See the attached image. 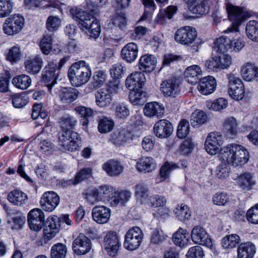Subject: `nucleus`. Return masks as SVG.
Listing matches in <instances>:
<instances>
[{
  "label": "nucleus",
  "instance_id": "obj_1",
  "mask_svg": "<svg viewBox=\"0 0 258 258\" xmlns=\"http://www.w3.org/2000/svg\"><path fill=\"white\" fill-rule=\"evenodd\" d=\"M223 162L216 168V175L219 178L228 176L227 165L233 167H242L249 159V153L244 146L237 144H229L221 150L219 155Z\"/></svg>",
  "mask_w": 258,
  "mask_h": 258
},
{
  "label": "nucleus",
  "instance_id": "obj_2",
  "mask_svg": "<svg viewBox=\"0 0 258 258\" xmlns=\"http://www.w3.org/2000/svg\"><path fill=\"white\" fill-rule=\"evenodd\" d=\"M226 11L228 18L232 25L224 32L227 33H237L239 31V27L241 23L247 18L252 16L251 11H246L244 8L235 6L231 4H227Z\"/></svg>",
  "mask_w": 258,
  "mask_h": 258
},
{
  "label": "nucleus",
  "instance_id": "obj_3",
  "mask_svg": "<svg viewBox=\"0 0 258 258\" xmlns=\"http://www.w3.org/2000/svg\"><path fill=\"white\" fill-rule=\"evenodd\" d=\"M119 84L116 81H109L104 87L99 90L95 94L96 102L100 107L109 106L112 101V96L119 92Z\"/></svg>",
  "mask_w": 258,
  "mask_h": 258
},
{
  "label": "nucleus",
  "instance_id": "obj_4",
  "mask_svg": "<svg viewBox=\"0 0 258 258\" xmlns=\"http://www.w3.org/2000/svg\"><path fill=\"white\" fill-rule=\"evenodd\" d=\"M83 13L84 18H82V30L89 38L97 39L101 32L99 21L92 15L84 12Z\"/></svg>",
  "mask_w": 258,
  "mask_h": 258
},
{
  "label": "nucleus",
  "instance_id": "obj_5",
  "mask_svg": "<svg viewBox=\"0 0 258 258\" xmlns=\"http://www.w3.org/2000/svg\"><path fill=\"white\" fill-rule=\"evenodd\" d=\"M144 234L142 230L137 226L130 229L124 236V247L128 250H135L141 245Z\"/></svg>",
  "mask_w": 258,
  "mask_h": 258
},
{
  "label": "nucleus",
  "instance_id": "obj_6",
  "mask_svg": "<svg viewBox=\"0 0 258 258\" xmlns=\"http://www.w3.org/2000/svg\"><path fill=\"white\" fill-rule=\"evenodd\" d=\"M57 61L52 60L45 67L42 73V81L46 84L49 92L56 83L59 71L57 69Z\"/></svg>",
  "mask_w": 258,
  "mask_h": 258
},
{
  "label": "nucleus",
  "instance_id": "obj_7",
  "mask_svg": "<svg viewBox=\"0 0 258 258\" xmlns=\"http://www.w3.org/2000/svg\"><path fill=\"white\" fill-rule=\"evenodd\" d=\"M79 135L76 133L68 131L61 130L58 133L59 145L64 150L75 151L79 149L77 144Z\"/></svg>",
  "mask_w": 258,
  "mask_h": 258
},
{
  "label": "nucleus",
  "instance_id": "obj_8",
  "mask_svg": "<svg viewBox=\"0 0 258 258\" xmlns=\"http://www.w3.org/2000/svg\"><path fill=\"white\" fill-rule=\"evenodd\" d=\"M228 79V93L234 100L242 99L244 96V87L242 80L233 74L227 75Z\"/></svg>",
  "mask_w": 258,
  "mask_h": 258
},
{
  "label": "nucleus",
  "instance_id": "obj_9",
  "mask_svg": "<svg viewBox=\"0 0 258 258\" xmlns=\"http://www.w3.org/2000/svg\"><path fill=\"white\" fill-rule=\"evenodd\" d=\"M197 32L191 26H184L178 29L174 34L175 40L182 45H189L196 40Z\"/></svg>",
  "mask_w": 258,
  "mask_h": 258
},
{
  "label": "nucleus",
  "instance_id": "obj_10",
  "mask_svg": "<svg viewBox=\"0 0 258 258\" xmlns=\"http://www.w3.org/2000/svg\"><path fill=\"white\" fill-rule=\"evenodd\" d=\"M24 24V18L19 14H15L6 20L3 24V31L9 35H14L22 30Z\"/></svg>",
  "mask_w": 258,
  "mask_h": 258
},
{
  "label": "nucleus",
  "instance_id": "obj_11",
  "mask_svg": "<svg viewBox=\"0 0 258 258\" xmlns=\"http://www.w3.org/2000/svg\"><path fill=\"white\" fill-rule=\"evenodd\" d=\"M223 144V138L220 133L212 132L208 136L205 143L206 151L211 155L220 153L221 146Z\"/></svg>",
  "mask_w": 258,
  "mask_h": 258
},
{
  "label": "nucleus",
  "instance_id": "obj_12",
  "mask_svg": "<svg viewBox=\"0 0 258 258\" xmlns=\"http://www.w3.org/2000/svg\"><path fill=\"white\" fill-rule=\"evenodd\" d=\"M43 212L38 208L31 210L28 214L27 221L30 228L35 231H39L45 224Z\"/></svg>",
  "mask_w": 258,
  "mask_h": 258
},
{
  "label": "nucleus",
  "instance_id": "obj_13",
  "mask_svg": "<svg viewBox=\"0 0 258 258\" xmlns=\"http://www.w3.org/2000/svg\"><path fill=\"white\" fill-rule=\"evenodd\" d=\"M191 238L194 242L209 248L213 246L212 241L206 230L200 226H195L191 232Z\"/></svg>",
  "mask_w": 258,
  "mask_h": 258
},
{
  "label": "nucleus",
  "instance_id": "obj_14",
  "mask_svg": "<svg viewBox=\"0 0 258 258\" xmlns=\"http://www.w3.org/2000/svg\"><path fill=\"white\" fill-rule=\"evenodd\" d=\"M59 203V197L52 191L44 192L40 200L42 209L47 212L53 211Z\"/></svg>",
  "mask_w": 258,
  "mask_h": 258
},
{
  "label": "nucleus",
  "instance_id": "obj_15",
  "mask_svg": "<svg viewBox=\"0 0 258 258\" xmlns=\"http://www.w3.org/2000/svg\"><path fill=\"white\" fill-rule=\"evenodd\" d=\"M104 245L109 255L114 256L117 254L120 242L116 232L109 231L106 233L104 237Z\"/></svg>",
  "mask_w": 258,
  "mask_h": 258
},
{
  "label": "nucleus",
  "instance_id": "obj_16",
  "mask_svg": "<svg viewBox=\"0 0 258 258\" xmlns=\"http://www.w3.org/2000/svg\"><path fill=\"white\" fill-rule=\"evenodd\" d=\"M59 219L57 216L48 218L43 226V237L45 242L51 239L55 236L59 231V224L57 223Z\"/></svg>",
  "mask_w": 258,
  "mask_h": 258
},
{
  "label": "nucleus",
  "instance_id": "obj_17",
  "mask_svg": "<svg viewBox=\"0 0 258 258\" xmlns=\"http://www.w3.org/2000/svg\"><path fill=\"white\" fill-rule=\"evenodd\" d=\"M146 82L144 74L141 72H135L129 75L125 80V85L130 90H141Z\"/></svg>",
  "mask_w": 258,
  "mask_h": 258
},
{
  "label": "nucleus",
  "instance_id": "obj_18",
  "mask_svg": "<svg viewBox=\"0 0 258 258\" xmlns=\"http://www.w3.org/2000/svg\"><path fill=\"white\" fill-rule=\"evenodd\" d=\"M9 216L8 223L13 229H19L22 228L25 222V216L21 212L17 210L6 209Z\"/></svg>",
  "mask_w": 258,
  "mask_h": 258
},
{
  "label": "nucleus",
  "instance_id": "obj_19",
  "mask_svg": "<svg viewBox=\"0 0 258 258\" xmlns=\"http://www.w3.org/2000/svg\"><path fill=\"white\" fill-rule=\"evenodd\" d=\"M154 134L158 138L163 139L169 137L173 132L172 124L166 119L158 120L153 127Z\"/></svg>",
  "mask_w": 258,
  "mask_h": 258
},
{
  "label": "nucleus",
  "instance_id": "obj_20",
  "mask_svg": "<svg viewBox=\"0 0 258 258\" xmlns=\"http://www.w3.org/2000/svg\"><path fill=\"white\" fill-rule=\"evenodd\" d=\"M161 90L165 96L175 97L180 92L179 82L175 78L166 80L161 83Z\"/></svg>",
  "mask_w": 258,
  "mask_h": 258
},
{
  "label": "nucleus",
  "instance_id": "obj_21",
  "mask_svg": "<svg viewBox=\"0 0 258 258\" xmlns=\"http://www.w3.org/2000/svg\"><path fill=\"white\" fill-rule=\"evenodd\" d=\"M110 214V210L104 206H95L92 211L93 220L100 224L106 223L108 221Z\"/></svg>",
  "mask_w": 258,
  "mask_h": 258
},
{
  "label": "nucleus",
  "instance_id": "obj_22",
  "mask_svg": "<svg viewBox=\"0 0 258 258\" xmlns=\"http://www.w3.org/2000/svg\"><path fill=\"white\" fill-rule=\"evenodd\" d=\"M217 87L216 79L211 76L203 78L200 82L198 87L200 92L205 95L213 93Z\"/></svg>",
  "mask_w": 258,
  "mask_h": 258
},
{
  "label": "nucleus",
  "instance_id": "obj_23",
  "mask_svg": "<svg viewBox=\"0 0 258 258\" xmlns=\"http://www.w3.org/2000/svg\"><path fill=\"white\" fill-rule=\"evenodd\" d=\"M138 47L134 42L126 44L121 49V58L127 62L131 63L137 58Z\"/></svg>",
  "mask_w": 258,
  "mask_h": 258
},
{
  "label": "nucleus",
  "instance_id": "obj_24",
  "mask_svg": "<svg viewBox=\"0 0 258 258\" xmlns=\"http://www.w3.org/2000/svg\"><path fill=\"white\" fill-rule=\"evenodd\" d=\"M103 169L110 176H119L124 169L121 163L115 160L111 159L104 163L102 165Z\"/></svg>",
  "mask_w": 258,
  "mask_h": 258
},
{
  "label": "nucleus",
  "instance_id": "obj_25",
  "mask_svg": "<svg viewBox=\"0 0 258 258\" xmlns=\"http://www.w3.org/2000/svg\"><path fill=\"white\" fill-rule=\"evenodd\" d=\"M234 179L237 180L238 186L243 190H249L255 184L253 175L248 172L237 175Z\"/></svg>",
  "mask_w": 258,
  "mask_h": 258
},
{
  "label": "nucleus",
  "instance_id": "obj_26",
  "mask_svg": "<svg viewBox=\"0 0 258 258\" xmlns=\"http://www.w3.org/2000/svg\"><path fill=\"white\" fill-rule=\"evenodd\" d=\"M136 167L141 173H150L156 168V164L153 158L145 157L139 160L136 163Z\"/></svg>",
  "mask_w": 258,
  "mask_h": 258
},
{
  "label": "nucleus",
  "instance_id": "obj_27",
  "mask_svg": "<svg viewBox=\"0 0 258 258\" xmlns=\"http://www.w3.org/2000/svg\"><path fill=\"white\" fill-rule=\"evenodd\" d=\"M25 68L27 73L31 74H36L41 70L43 60L38 55L29 57L25 61Z\"/></svg>",
  "mask_w": 258,
  "mask_h": 258
},
{
  "label": "nucleus",
  "instance_id": "obj_28",
  "mask_svg": "<svg viewBox=\"0 0 258 258\" xmlns=\"http://www.w3.org/2000/svg\"><path fill=\"white\" fill-rule=\"evenodd\" d=\"M164 106L157 102L148 103L144 108V114L150 117H161L164 114Z\"/></svg>",
  "mask_w": 258,
  "mask_h": 258
},
{
  "label": "nucleus",
  "instance_id": "obj_29",
  "mask_svg": "<svg viewBox=\"0 0 258 258\" xmlns=\"http://www.w3.org/2000/svg\"><path fill=\"white\" fill-rule=\"evenodd\" d=\"M237 251V258H252L256 252V247L251 242H243L238 245Z\"/></svg>",
  "mask_w": 258,
  "mask_h": 258
},
{
  "label": "nucleus",
  "instance_id": "obj_30",
  "mask_svg": "<svg viewBox=\"0 0 258 258\" xmlns=\"http://www.w3.org/2000/svg\"><path fill=\"white\" fill-rule=\"evenodd\" d=\"M156 64V59L154 55L145 54L140 58L139 68L141 71L150 73L155 68Z\"/></svg>",
  "mask_w": 258,
  "mask_h": 258
},
{
  "label": "nucleus",
  "instance_id": "obj_31",
  "mask_svg": "<svg viewBox=\"0 0 258 258\" xmlns=\"http://www.w3.org/2000/svg\"><path fill=\"white\" fill-rule=\"evenodd\" d=\"M186 81L192 85L197 84L200 77L202 75V71L200 66L192 65L188 67L184 73Z\"/></svg>",
  "mask_w": 258,
  "mask_h": 258
},
{
  "label": "nucleus",
  "instance_id": "obj_32",
  "mask_svg": "<svg viewBox=\"0 0 258 258\" xmlns=\"http://www.w3.org/2000/svg\"><path fill=\"white\" fill-rule=\"evenodd\" d=\"M80 67L81 61L75 62L70 67L68 72L69 80L74 87H77L81 86Z\"/></svg>",
  "mask_w": 258,
  "mask_h": 258
},
{
  "label": "nucleus",
  "instance_id": "obj_33",
  "mask_svg": "<svg viewBox=\"0 0 258 258\" xmlns=\"http://www.w3.org/2000/svg\"><path fill=\"white\" fill-rule=\"evenodd\" d=\"M241 74L245 81H251L255 79L258 82V69L253 64L247 63L243 65L241 69Z\"/></svg>",
  "mask_w": 258,
  "mask_h": 258
},
{
  "label": "nucleus",
  "instance_id": "obj_34",
  "mask_svg": "<svg viewBox=\"0 0 258 258\" xmlns=\"http://www.w3.org/2000/svg\"><path fill=\"white\" fill-rule=\"evenodd\" d=\"M79 92L73 88H63L59 92L60 101L63 103L70 104L75 101L78 96Z\"/></svg>",
  "mask_w": 258,
  "mask_h": 258
},
{
  "label": "nucleus",
  "instance_id": "obj_35",
  "mask_svg": "<svg viewBox=\"0 0 258 258\" xmlns=\"http://www.w3.org/2000/svg\"><path fill=\"white\" fill-rule=\"evenodd\" d=\"M8 200L14 205L21 206L26 203L28 200V197L23 191L15 189L8 194Z\"/></svg>",
  "mask_w": 258,
  "mask_h": 258
},
{
  "label": "nucleus",
  "instance_id": "obj_36",
  "mask_svg": "<svg viewBox=\"0 0 258 258\" xmlns=\"http://www.w3.org/2000/svg\"><path fill=\"white\" fill-rule=\"evenodd\" d=\"M131 138V134L125 130L114 132L110 137L111 142L117 146H120L126 143Z\"/></svg>",
  "mask_w": 258,
  "mask_h": 258
},
{
  "label": "nucleus",
  "instance_id": "obj_37",
  "mask_svg": "<svg viewBox=\"0 0 258 258\" xmlns=\"http://www.w3.org/2000/svg\"><path fill=\"white\" fill-rule=\"evenodd\" d=\"M106 74L103 71H98L95 72L93 76V82L88 85L84 91L86 93H89L93 90L100 87L106 81Z\"/></svg>",
  "mask_w": 258,
  "mask_h": 258
},
{
  "label": "nucleus",
  "instance_id": "obj_38",
  "mask_svg": "<svg viewBox=\"0 0 258 258\" xmlns=\"http://www.w3.org/2000/svg\"><path fill=\"white\" fill-rule=\"evenodd\" d=\"M231 40L225 36H221L217 38L214 42L213 46L214 49L220 53H225L230 51Z\"/></svg>",
  "mask_w": 258,
  "mask_h": 258
},
{
  "label": "nucleus",
  "instance_id": "obj_39",
  "mask_svg": "<svg viewBox=\"0 0 258 258\" xmlns=\"http://www.w3.org/2000/svg\"><path fill=\"white\" fill-rule=\"evenodd\" d=\"M189 236V233L186 230L179 228L173 235L172 240L175 245L183 247L187 244Z\"/></svg>",
  "mask_w": 258,
  "mask_h": 258
},
{
  "label": "nucleus",
  "instance_id": "obj_40",
  "mask_svg": "<svg viewBox=\"0 0 258 258\" xmlns=\"http://www.w3.org/2000/svg\"><path fill=\"white\" fill-rule=\"evenodd\" d=\"M237 123L233 117L227 118L223 124V130L227 136L233 138L237 132Z\"/></svg>",
  "mask_w": 258,
  "mask_h": 258
},
{
  "label": "nucleus",
  "instance_id": "obj_41",
  "mask_svg": "<svg viewBox=\"0 0 258 258\" xmlns=\"http://www.w3.org/2000/svg\"><path fill=\"white\" fill-rule=\"evenodd\" d=\"M211 0H203L197 2L195 5L191 6L190 11L194 14L206 15L210 10Z\"/></svg>",
  "mask_w": 258,
  "mask_h": 258
},
{
  "label": "nucleus",
  "instance_id": "obj_42",
  "mask_svg": "<svg viewBox=\"0 0 258 258\" xmlns=\"http://www.w3.org/2000/svg\"><path fill=\"white\" fill-rule=\"evenodd\" d=\"M245 32L249 39L254 42H258V21H249L246 24Z\"/></svg>",
  "mask_w": 258,
  "mask_h": 258
},
{
  "label": "nucleus",
  "instance_id": "obj_43",
  "mask_svg": "<svg viewBox=\"0 0 258 258\" xmlns=\"http://www.w3.org/2000/svg\"><path fill=\"white\" fill-rule=\"evenodd\" d=\"M157 3H164L168 0H156ZM143 3L145 6V10L144 14L140 18V21H143L148 18L151 17L152 14L156 9V5L154 0H143Z\"/></svg>",
  "mask_w": 258,
  "mask_h": 258
},
{
  "label": "nucleus",
  "instance_id": "obj_44",
  "mask_svg": "<svg viewBox=\"0 0 258 258\" xmlns=\"http://www.w3.org/2000/svg\"><path fill=\"white\" fill-rule=\"evenodd\" d=\"M174 213L178 219L182 222L188 220L191 216L188 207L183 203L177 205Z\"/></svg>",
  "mask_w": 258,
  "mask_h": 258
},
{
  "label": "nucleus",
  "instance_id": "obj_45",
  "mask_svg": "<svg viewBox=\"0 0 258 258\" xmlns=\"http://www.w3.org/2000/svg\"><path fill=\"white\" fill-rule=\"evenodd\" d=\"M114 126L113 120L107 117H102L98 120V129L100 133H107L111 131Z\"/></svg>",
  "mask_w": 258,
  "mask_h": 258
},
{
  "label": "nucleus",
  "instance_id": "obj_46",
  "mask_svg": "<svg viewBox=\"0 0 258 258\" xmlns=\"http://www.w3.org/2000/svg\"><path fill=\"white\" fill-rule=\"evenodd\" d=\"M12 83L16 87L25 90L31 85V79L26 75H18L13 79Z\"/></svg>",
  "mask_w": 258,
  "mask_h": 258
},
{
  "label": "nucleus",
  "instance_id": "obj_47",
  "mask_svg": "<svg viewBox=\"0 0 258 258\" xmlns=\"http://www.w3.org/2000/svg\"><path fill=\"white\" fill-rule=\"evenodd\" d=\"M96 189L100 200L103 202L115 193V189L113 186L106 184L101 185Z\"/></svg>",
  "mask_w": 258,
  "mask_h": 258
},
{
  "label": "nucleus",
  "instance_id": "obj_48",
  "mask_svg": "<svg viewBox=\"0 0 258 258\" xmlns=\"http://www.w3.org/2000/svg\"><path fill=\"white\" fill-rule=\"evenodd\" d=\"M241 241L239 235L236 234L227 235L222 239V245L224 248H233L235 247Z\"/></svg>",
  "mask_w": 258,
  "mask_h": 258
},
{
  "label": "nucleus",
  "instance_id": "obj_49",
  "mask_svg": "<svg viewBox=\"0 0 258 258\" xmlns=\"http://www.w3.org/2000/svg\"><path fill=\"white\" fill-rule=\"evenodd\" d=\"M176 11V7L173 6H168L166 10L163 11L160 10L156 19V23L160 24H163L165 18L171 19Z\"/></svg>",
  "mask_w": 258,
  "mask_h": 258
},
{
  "label": "nucleus",
  "instance_id": "obj_50",
  "mask_svg": "<svg viewBox=\"0 0 258 258\" xmlns=\"http://www.w3.org/2000/svg\"><path fill=\"white\" fill-rule=\"evenodd\" d=\"M207 118L204 111L197 110L191 114V124L194 127H198L200 125L206 122Z\"/></svg>",
  "mask_w": 258,
  "mask_h": 258
},
{
  "label": "nucleus",
  "instance_id": "obj_51",
  "mask_svg": "<svg viewBox=\"0 0 258 258\" xmlns=\"http://www.w3.org/2000/svg\"><path fill=\"white\" fill-rule=\"evenodd\" d=\"M67 253L66 245L61 243H57L51 247L50 255L51 258H65Z\"/></svg>",
  "mask_w": 258,
  "mask_h": 258
},
{
  "label": "nucleus",
  "instance_id": "obj_52",
  "mask_svg": "<svg viewBox=\"0 0 258 258\" xmlns=\"http://www.w3.org/2000/svg\"><path fill=\"white\" fill-rule=\"evenodd\" d=\"M77 120L74 117L69 115L62 116L59 120V124L61 130L71 131V130L76 125Z\"/></svg>",
  "mask_w": 258,
  "mask_h": 258
},
{
  "label": "nucleus",
  "instance_id": "obj_53",
  "mask_svg": "<svg viewBox=\"0 0 258 258\" xmlns=\"http://www.w3.org/2000/svg\"><path fill=\"white\" fill-rule=\"evenodd\" d=\"M219 59L217 55L212 56L206 60L205 63V68L206 70L209 72H217L220 70V68L222 66H224V64L219 63Z\"/></svg>",
  "mask_w": 258,
  "mask_h": 258
},
{
  "label": "nucleus",
  "instance_id": "obj_54",
  "mask_svg": "<svg viewBox=\"0 0 258 258\" xmlns=\"http://www.w3.org/2000/svg\"><path fill=\"white\" fill-rule=\"evenodd\" d=\"M227 104V101L223 98H219L214 101L210 100L206 101L207 107L210 110L215 111H219L225 108Z\"/></svg>",
  "mask_w": 258,
  "mask_h": 258
},
{
  "label": "nucleus",
  "instance_id": "obj_55",
  "mask_svg": "<svg viewBox=\"0 0 258 258\" xmlns=\"http://www.w3.org/2000/svg\"><path fill=\"white\" fill-rule=\"evenodd\" d=\"M40 47L45 54L50 53L52 47V38L50 34L44 35L40 43Z\"/></svg>",
  "mask_w": 258,
  "mask_h": 258
},
{
  "label": "nucleus",
  "instance_id": "obj_56",
  "mask_svg": "<svg viewBox=\"0 0 258 258\" xmlns=\"http://www.w3.org/2000/svg\"><path fill=\"white\" fill-rule=\"evenodd\" d=\"M12 103L15 108H22L28 102V97L25 93L14 94L11 95Z\"/></svg>",
  "mask_w": 258,
  "mask_h": 258
},
{
  "label": "nucleus",
  "instance_id": "obj_57",
  "mask_svg": "<svg viewBox=\"0 0 258 258\" xmlns=\"http://www.w3.org/2000/svg\"><path fill=\"white\" fill-rule=\"evenodd\" d=\"M13 7L12 0H0V18L9 16L13 11Z\"/></svg>",
  "mask_w": 258,
  "mask_h": 258
},
{
  "label": "nucleus",
  "instance_id": "obj_58",
  "mask_svg": "<svg viewBox=\"0 0 258 258\" xmlns=\"http://www.w3.org/2000/svg\"><path fill=\"white\" fill-rule=\"evenodd\" d=\"M131 92L129 94L130 101L134 105L142 104L145 101L144 98L145 97L144 93L141 90H131Z\"/></svg>",
  "mask_w": 258,
  "mask_h": 258
},
{
  "label": "nucleus",
  "instance_id": "obj_59",
  "mask_svg": "<svg viewBox=\"0 0 258 258\" xmlns=\"http://www.w3.org/2000/svg\"><path fill=\"white\" fill-rule=\"evenodd\" d=\"M166 237L161 229H155L151 234L150 244L159 245L166 239Z\"/></svg>",
  "mask_w": 258,
  "mask_h": 258
},
{
  "label": "nucleus",
  "instance_id": "obj_60",
  "mask_svg": "<svg viewBox=\"0 0 258 258\" xmlns=\"http://www.w3.org/2000/svg\"><path fill=\"white\" fill-rule=\"evenodd\" d=\"M190 125L189 122L185 119L180 121L177 130V136L178 138L182 139L186 138L189 132Z\"/></svg>",
  "mask_w": 258,
  "mask_h": 258
},
{
  "label": "nucleus",
  "instance_id": "obj_61",
  "mask_svg": "<svg viewBox=\"0 0 258 258\" xmlns=\"http://www.w3.org/2000/svg\"><path fill=\"white\" fill-rule=\"evenodd\" d=\"M149 188L143 182H140L135 186V195L137 199H145L148 196Z\"/></svg>",
  "mask_w": 258,
  "mask_h": 258
},
{
  "label": "nucleus",
  "instance_id": "obj_62",
  "mask_svg": "<svg viewBox=\"0 0 258 258\" xmlns=\"http://www.w3.org/2000/svg\"><path fill=\"white\" fill-rule=\"evenodd\" d=\"M174 166L171 164V162H165L160 168L159 180L157 179V182H162L167 179L172 170L174 169Z\"/></svg>",
  "mask_w": 258,
  "mask_h": 258
},
{
  "label": "nucleus",
  "instance_id": "obj_63",
  "mask_svg": "<svg viewBox=\"0 0 258 258\" xmlns=\"http://www.w3.org/2000/svg\"><path fill=\"white\" fill-rule=\"evenodd\" d=\"M114 114L118 118L124 119L130 115V110L125 104L119 103L115 105Z\"/></svg>",
  "mask_w": 258,
  "mask_h": 258
},
{
  "label": "nucleus",
  "instance_id": "obj_64",
  "mask_svg": "<svg viewBox=\"0 0 258 258\" xmlns=\"http://www.w3.org/2000/svg\"><path fill=\"white\" fill-rule=\"evenodd\" d=\"M61 25V20L57 17L49 16L46 22V28L49 32H54L58 29Z\"/></svg>",
  "mask_w": 258,
  "mask_h": 258
}]
</instances>
